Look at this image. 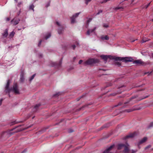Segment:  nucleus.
Wrapping results in <instances>:
<instances>
[{
  "label": "nucleus",
  "mask_w": 153,
  "mask_h": 153,
  "mask_svg": "<svg viewBox=\"0 0 153 153\" xmlns=\"http://www.w3.org/2000/svg\"><path fill=\"white\" fill-rule=\"evenodd\" d=\"M137 109H134V108H131V109H127V110H126V111L127 112H131V111H134V110H136Z\"/></svg>",
  "instance_id": "nucleus-15"
},
{
  "label": "nucleus",
  "mask_w": 153,
  "mask_h": 153,
  "mask_svg": "<svg viewBox=\"0 0 153 153\" xmlns=\"http://www.w3.org/2000/svg\"><path fill=\"white\" fill-rule=\"evenodd\" d=\"M60 94V92H58L55 94H54L53 95L54 97H57Z\"/></svg>",
  "instance_id": "nucleus-26"
},
{
  "label": "nucleus",
  "mask_w": 153,
  "mask_h": 153,
  "mask_svg": "<svg viewBox=\"0 0 153 153\" xmlns=\"http://www.w3.org/2000/svg\"><path fill=\"white\" fill-rule=\"evenodd\" d=\"M34 6L33 4L31 5L29 7V9L32 10L33 11H34Z\"/></svg>",
  "instance_id": "nucleus-20"
},
{
  "label": "nucleus",
  "mask_w": 153,
  "mask_h": 153,
  "mask_svg": "<svg viewBox=\"0 0 153 153\" xmlns=\"http://www.w3.org/2000/svg\"><path fill=\"white\" fill-rule=\"evenodd\" d=\"M40 105L39 104H37L35 106L33 110V111H36L38 107H39L40 106Z\"/></svg>",
  "instance_id": "nucleus-13"
},
{
  "label": "nucleus",
  "mask_w": 153,
  "mask_h": 153,
  "mask_svg": "<svg viewBox=\"0 0 153 153\" xmlns=\"http://www.w3.org/2000/svg\"><path fill=\"white\" fill-rule=\"evenodd\" d=\"M73 131H73V130H71L70 131H69V132H70V133H71V132H73Z\"/></svg>",
  "instance_id": "nucleus-45"
},
{
  "label": "nucleus",
  "mask_w": 153,
  "mask_h": 153,
  "mask_svg": "<svg viewBox=\"0 0 153 153\" xmlns=\"http://www.w3.org/2000/svg\"><path fill=\"white\" fill-rule=\"evenodd\" d=\"M24 152V151L22 152L21 153H23Z\"/></svg>",
  "instance_id": "nucleus-54"
},
{
  "label": "nucleus",
  "mask_w": 153,
  "mask_h": 153,
  "mask_svg": "<svg viewBox=\"0 0 153 153\" xmlns=\"http://www.w3.org/2000/svg\"><path fill=\"white\" fill-rule=\"evenodd\" d=\"M134 41H135L134 40H133V41H132V42H134Z\"/></svg>",
  "instance_id": "nucleus-57"
},
{
  "label": "nucleus",
  "mask_w": 153,
  "mask_h": 153,
  "mask_svg": "<svg viewBox=\"0 0 153 153\" xmlns=\"http://www.w3.org/2000/svg\"><path fill=\"white\" fill-rule=\"evenodd\" d=\"M51 36V34L50 33H48V34L47 35H46L45 37V39H47L48 38H49Z\"/></svg>",
  "instance_id": "nucleus-19"
},
{
  "label": "nucleus",
  "mask_w": 153,
  "mask_h": 153,
  "mask_svg": "<svg viewBox=\"0 0 153 153\" xmlns=\"http://www.w3.org/2000/svg\"><path fill=\"white\" fill-rule=\"evenodd\" d=\"M151 145H149L148 146H146V147L145 148V149L146 150L148 149H149V148H151Z\"/></svg>",
  "instance_id": "nucleus-30"
},
{
  "label": "nucleus",
  "mask_w": 153,
  "mask_h": 153,
  "mask_svg": "<svg viewBox=\"0 0 153 153\" xmlns=\"http://www.w3.org/2000/svg\"><path fill=\"white\" fill-rule=\"evenodd\" d=\"M103 27L105 28H108L109 27L108 25L106 24H103Z\"/></svg>",
  "instance_id": "nucleus-23"
},
{
  "label": "nucleus",
  "mask_w": 153,
  "mask_h": 153,
  "mask_svg": "<svg viewBox=\"0 0 153 153\" xmlns=\"http://www.w3.org/2000/svg\"><path fill=\"white\" fill-rule=\"evenodd\" d=\"M100 38L102 40H108L109 38L107 35H102L101 36Z\"/></svg>",
  "instance_id": "nucleus-10"
},
{
  "label": "nucleus",
  "mask_w": 153,
  "mask_h": 153,
  "mask_svg": "<svg viewBox=\"0 0 153 153\" xmlns=\"http://www.w3.org/2000/svg\"><path fill=\"white\" fill-rule=\"evenodd\" d=\"M10 83V81L8 79L7 80V83L5 87V91L6 92L9 93L12 91L16 94H19V92L17 84H14L13 88H9Z\"/></svg>",
  "instance_id": "nucleus-1"
},
{
  "label": "nucleus",
  "mask_w": 153,
  "mask_h": 153,
  "mask_svg": "<svg viewBox=\"0 0 153 153\" xmlns=\"http://www.w3.org/2000/svg\"><path fill=\"white\" fill-rule=\"evenodd\" d=\"M123 7H119L118 6L114 8V9L117 10L119 9H123Z\"/></svg>",
  "instance_id": "nucleus-21"
},
{
  "label": "nucleus",
  "mask_w": 153,
  "mask_h": 153,
  "mask_svg": "<svg viewBox=\"0 0 153 153\" xmlns=\"http://www.w3.org/2000/svg\"><path fill=\"white\" fill-rule=\"evenodd\" d=\"M152 72H150V73L148 72V73H145V74H148V75H150V74L152 73Z\"/></svg>",
  "instance_id": "nucleus-39"
},
{
  "label": "nucleus",
  "mask_w": 153,
  "mask_h": 153,
  "mask_svg": "<svg viewBox=\"0 0 153 153\" xmlns=\"http://www.w3.org/2000/svg\"><path fill=\"white\" fill-rule=\"evenodd\" d=\"M147 140V138L146 137H144L139 141V144H141L144 143Z\"/></svg>",
  "instance_id": "nucleus-11"
},
{
  "label": "nucleus",
  "mask_w": 153,
  "mask_h": 153,
  "mask_svg": "<svg viewBox=\"0 0 153 153\" xmlns=\"http://www.w3.org/2000/svg\"><path fill=\"white\" fill-rule=\"evenodd\" d=\"M99 62V60L97 59H90L84 62L82 64L84 66L92 65L94 64L98 63Z\"/></svg>",
  "instance_id": "nucleus-2"
},
{
  "label": "nucleus",
  "mask_w": 153,
  "mask_h": 153,
  "mask_svg": "<svg viewBox=\"0 0 153 153\" xmlns=\"http://www.w3.org/2000/svg\"><path fill=\"white\" fill-rule=\"evenodd\" d=\"M75 18H73L72 17L71 18V23L73 24L75 22Z\"/></svg>",
  "instance_id": "nucleus-16"
},
{
  "label": "nucleus",
  "mask_w": 153,
  "mask_h": 153,
  "mask_svg": "<svg viewBox=\"0 0 153 153\" xmlns=\"http://www.w3.org/2000/svg\"><path fill=\"white\" fill-rule=\"evenodd\" d=\"M41 42H42V40H40L38 44V46H39L40 45L41 43Z\"/></svg>",
  "instance_id": "nucleus-37"
},
{
  "label": "nucleus",
  "mask_w": 153,
  "mask_h": 153,
  "mask_svg": "<svg viewBox=\"0 0 153 153\" xmlns=\"http://www.w3.org/2000/svg\"><path fill=\"white\" fill-rule=\"evenodd\" d=\"M115 64L118 65L119 66H120L121 65V63L119 62H116L115 63Z\"/></svg>",
  "instance_id": "nucleus-29"
},
{
  "label": "nucleus",
  "mask_w": 153,
  "mask_h": 153,
  "mask_svg": "<svg viewBox=\"0 0 153 153\" xmlns=\"http://www.w3.org/2000/svg\"><path fill=\"white\" fill-rule=\"evenodd\" d=\"M134 63L136 64L137 65H145V62L142 61L141 60H135L133 62Z\"/></svg>",
  "instance_id": "nucleus-7"
},
{
  "label": "nucleus",
  "mask_w": 153,
  "mask_h": 153,
  "mask_svg": "<svg viewBox=\"0 0 153 153\" xmlns=\"http://www.w3.org/2000/svg\"><path fill=\"white\" fill-rule=\"evenodd\" d=\"M119 57L120 58L119 59V60H116V61L123 60V61L126 62H132L133 60L132 58L131 57Z\"/></svg>",
  "instance_id": "nucleus-5"
},
{
  "label": "nucleus",
  "mask_w": 153,
  "mask_h": 153,
  "mask_svg": "<svg viewBox=\"0 0 153 153\" xmlns=\"http://www.w3.org/2000/svg\"><path fill=\"white\" fill-rule=\"evenodd\" d=\"M106 2V0H103L102 1H101L100 2V3L101 4H102L104 3H105Z\"/></svg>",
  "instance_id": "nucleus-31"
},
{
  "label": "nucleus",
  "mask_w": 153,
  "mask_h": 153,
  "mask_svg": "<svg viewBox=\"0 0 153 153\" xmlns=\"http://www.w3.org/2000/svg\"><path fill=\"white\" fill-rule=\"evenodd\" d=\"M82 97V96H81V97H79L78 98V99H77V101H78L80 100V98H81V97Z\"/></svg>",
  "instance_id": "nucleus-43"
},
{
  "label": "nucleus",
  "mask_w": 153,
  "mask_h": 153,
  "mask_svg": "<svg viewBox=\"0 0 153 153\" xmlns=\"http://www.w3.org/2000/svg\"><path fill=\"white\" fill-rule=\"evenodd\" d=\"M106 2H107L108 1V0H106Z\"/></svg>",
  "instance_id": "nucleus-52"
},
{
  "label": "nucleus",
  "mask_w": 153,
  "mask_h": 153,
  "mask_svg": "<svg viewBox=\"0 0 153 153\" xmlns=\"http://www.w3.org/2000/svg\"><path fill=\"white\" fill-rule=\"evenodd\" d=\"M135 135V134L134 133L131 134H130V135L127 136L126 137V138H128L129 137H132L134 136Z\"/></svg>",
  "instance_id": "nucleus-14"
},
{
  "label": "nucleus",
  "mask_w": 153,
  "mask_h": 153,
  "mask_svg": "<svg viewBox=\"0 0 153 153\" xmlns=\"http://www.w3.org/2000/svg\"><path fill=\"white\" fill-rule=\"evenodd\" d=\"M36 74H34L29 79V81H31L32 79H33L35 76Z\"/></svg>",
  "instance_id": "nucleus-22"
},
{
  "label": "nucleus",
  "mask_w": 153,
  "mask_h": 153,
  "mask_svg": "<svg viewBox=\"0 0 153 153\" xmlns=\"http://www.w3.org/2000/svg\"><path fill=\"white\" fill-rule=\"evenodd\" d=\"M22 3H19L18 4V5H19L21 4Z\"/></svg>",
  "instance_id": "nucleus-50"
},
{
  "label": "nucleus",
  "mask_w": 153,
  "mask_h": 153,
  "mask_svg": "<svg viewBox=\"0 0 153 153\" xmlns=\"http://www.w3.org/2000/svg\"><path fill=\"white\" fill-rule=\"evenodd\" d=\"M18 0H14V1H16V2H17L18 1Z\"/></svg>",
  "instance_id": "nucleus-49"
},
{
  "label": "nucleus",
  "mask_w": 153,
  "mask_h": 153,
  "mask_svg": "<svg viewBox=\"0 0 153 153\" xmlns=\"http://www.w3.org/2000/svg\"><path fill=\"white\" fill-rule=\"evenodd\" d=\"M71 47L73 49H74L76 48V46L74 45H73L71 46Z\"/></svg>",
  "instance_id": "nucleus-32"
},
{
  "label": "nucleus",
  "mask_w": 153,
  "mask_h": 153,
  "mask_svg": "<svg viewBox=\"0 0 153 153\" xmlns=\"http://www.w3.org/2000/svg\"><path fill=\"white\" fill-rule=\"evenodd\" d=\"M122 105V103H121V102H120V103H119L117 105H116L115 106H118V105Z\"/></svg>",
  "instance_id": "nucleus-40"
},
{
  "label": "nucleus",
  "mask_w": 153,
  "mask_h": 153,
  "mask_svg": "<svg viewBox=\"0 0 153 153\" xmlns=\"http://www.w3.org/2000/svg\"><path fill=\"white\" fill-rule=\"evenodd\" d=\"M137 151V150H132L131 153H135Z\"/></svg>",
  "instance_id": "nucleus-34"
},
{
  "label": "nucleus",
  "mask_w": 153,
  "mask_h": 153,
  "mask_svg": "<svg viewBox=\"0 0 153 153\" xmlns=\"http://www.w3.org/2000/svg\"><path fill=\"white\" fill-rule=\"evenodd\" d=\"M20 21V19L19 18L15 17L11 20V22L13 25H16L19 23Z\"/></svg>",
  "instance_id": "nucleus-6"
},
{
  "label": "nucleus",
  "mask_w": 153,
  "mask_h": 153,
  "mask_svg": "<svg viewBox=\"0 0 153 153\" xmlns=\"http://www.w3.org/2000/svg\"><path fill=\"white\" fill-rule=\"evenodd\" d=\"M152 35H153V33H152Z\"/></svg>",
  "instance_id": "nucleus-61"
},
{
  "label": "nucleus",
  "mask_w": 153,
  "mask_h": 153,
  "mask_svg": "<svg viewBox=\"0 0 153 153\" xmlns=\"http://www.w3.org/2000/svg\"><path fill=\"white\" fill-rule=\"evenodd\" d=\"M8 35V30L6 29L5 30L4 33L2 34L3 36L6 37Z\"/></svg>",
  "instance_id": "nucleus-12"
},
{
  "label": "nucleus",
  "mask_w": 153,
  "mask_h": 153,
  "mask_svg": "<svg viewBox=\"0 0 153 153\" xmlns=\"http://www.w3.org/2000/svg\"><path fill=\"white\" fill-rule=\"evenodd\" d=\"M114 146V145H112L110 146L103 152V153H111V152H110Z\"/></svg>",
  "instance_id": "nucleus-8"
},
{
  "label": "nucleus",
  "mask_w": 153,
  "mask_h": 153,
  "mask_svg": "<svg viewBox=\"0 0 153 153\" xmlns=\"http://www.w3.org/2000/svg\"><path fill=\"white\" fill-rule=\"evenodd\" d=\"M110 0H108V1H110Z\"/></svg>",
  "instance_id": "nucleus-60"
},
{
  "label": "nucleus",
  "mask_w": 153,
  "mask_h": 153,
  "mask_svg": "<svg viewBox=\"0 0 153 153\" xmlns=\"http://www.w3.org/2000/svg\"><path fill=\"white\" fill-rule=\"evenodd\" d=\"M118 149L119 150L124 149L122 153H129V145L127 144L126 145L123 144H119L118 145Z\"/></svg>",
  "instance_id": "nucleus-3"
},
{
  "label": "nucleus",
  "mask_w": 153,
  "mask_h": 153,
  "mask_svg": "<svg viewBox=\"0 0 153 153\" xmlns=\"http://www.w3.org/2000/svg\"><path fill=\"white\" fill-rule=\"evenodd\" d=\"M134 0H132V2H133L134 1Z\"/></svg>",
  "instance_id": "nucleus-55"
},
{
  "label": "nucleus",
  "mask_w": 153,
  "mask_h": 153,
  "mask_svg": "<svg viewBox=\"0 0 153 153\" xmlns=\"http://www.w3.org/2000/svg\"><path fill=\"white\" fill-rule=\"evenodd\" d=\"M56 65V63H54V65Z\"/></svg>",
  "instance_id": "nucleus-51"
},
{
  "label": "nucleus",
  "mask_w": 153,
  "mask_h": 153,
  "mask_svg": "<svg viewBox=\"0 0 153 153\" xmlns=\"http://www.w3.org/2000/svg\"><path fill=\"white\" fill-rule=\"evenodd\" d=\"M79 13H76L72 17H73V18H76V17H77L78 16Z\"/></svg>",
  "instance_id": "nucleus-18"
},
{
  "label": "nucleus",
  "mask_w": 153,
  "mask_h": 153,
  "mask_svg": "<svg viewBox=\"0 0 153 153\" xmlns=\"http://www.w3.org/2000/svg\"><path fill=\"white\" fill-rule=\"evenodd\" d=\"M19 13H19V14H18V15H19Z\"/></svg>",
  "instance_id": "nucleus-56"
},
{
  "label": "nucleus",
  "mask_w": 153,
  "mask_h": 153,
  "mask_svg": "<svg viewBox=\"0 0 153 153\" xmlns=\"http://www.w3.org/2000/svg\"><path fill=\"white\" fill-rule=\"evenodd\" d=\"M42 54H41L39 56V57H42Z\"/></svg>",
  "instance_id": "nucleus-47"
},
{
  "label": "nucleus",
  "mask_w": 153,
  "mask_h": 153,
  "mask_svg": "<svg viewBox=\"0 0 153 153\" xmlns=\"http://www.w3.org/2000/svg\"><path fill=\"white\" fill-rule=\"evenodd\" d=\"M148 41V40L146 39V38H143L142 41V42L144 43L147 41Z\"/></svg>",
  "instance_id": "nucleus-24"
},
{
  "label": "nucleus",
  "mask_w": 153,
  "mask_h": 153,
  "mask_svg": "<svg viewBox=\"0 0 153 153\" xmlns=\"http://www.w3.org/2000/svg\"><path fill=\"white\" fill-rule=\"evenodd\" d=\"M153 126V123H151L150 125L149 126V127L150 128L152 126Z\"/></svg>",
  "instance_id": "nucleus-38"
},
{
  "label": "nucleus",
  "mask_w": 153,
  "mask_h": 153,
  "mask_svg": "<svg viewBox=\"0 0 153 153\" xmlns=\"http://www.w3.org/2000/svg\"><path fill=\"white\" fill-rule=\"evenodd\" d=\"M96 29V27H94V29H89L88 30L87 32V35H89L92 33Z\"/></svg>",
  "instance_id": "nucleus-9"
},
{
  "label": "nucleus",
  "mask_w": 153,
  "mask_h": 153,
  "mask_svg": "<svg viewBox=\"0 0 153 153\" xmlns=\"http://www.w3.org/2000/svg\"><path fill=\"white\" fill-rule=\"evenodd\" d=\"M15 34V33L13 31L10 33L9 36L11 38H12Z\"/></svg>",
  "instance_id": "nucleus-17"
},
{
  "label": "nucleus",
  "mask_w": 153,
  "mask_h": 153,
  "mask_svg": "<svg viewBox=\"0 0 153 153\" xmlns=\"http://www.w3.org/2000/svg\"><path fill=\"white\" fill-rule=\"evenodd\" d=\"M152 22H153V19H152Z\"/></svg>",
  "instance_id": "nucleus-58"
},
{
  "label": "nucleus",
  "mask_w": 153,
  "mask_h": 153,
  "mask_svg": "<svg viewBox=\"0 0 153 153\" xmlns=\"http://www.w3.org/2000/svg\"><path fill=\"white\" fill-rule=\"evenodd\" d=\"M91 19L90 20V21H89V22L90 21H91Z\"/></svg>",
  "instance_id": "nucleus-59"
},
{
  "label": "nucleus",
  "mask_w": 153,
  "mask_h": 153,
  "mask_svg": "<svg viewBox=\"0 0 153 153\" xmlns=\"http://www.w3.org/2000/svg\"><path fill=\"white\" fill-rule=\"evenodd\" d=\"M58 33L59 34H61L62 33V30H61L60 29H58Z\"/></svg>",
  "instance_id": "nucleus-27"
},
{
  "label": "nucleus",
  "mask_w": 153,
  "mask_h": 153,
  "mask_svg": "<svg viewBox=\"0 0 153 153\" xmlns=\"http://www.w3.org/2000/svg\"><path fill=\"white\" fill-rule=\"evenodd\" d=\"M102 10H100L99 11V12L97 13L96 15H98L100 14V13H102Z\"/></svg>",
  "instance_id": "nucleus-33"
},
{
  "label": "nucleus",
  "mask_w": 153,
  "mask_h": 153,
  "mask_svg": "<svg viewBox=\"0 0 153 153\" xmlns=\"http://www.w3.org/2000/svg\"><path fill=\"white\" fill-rule=\"evenodd\" d=\"M83 61L82 60H80L79 62V64H80L82 63V62Z\"/></svg>",
  "instance_id": "nucleus-36"
},
{
  "label": "nucleus",
  "mask_w": 153,
  "mask_h": 153,
  "mask_svg": "<svg viewBox=\"0 0 153 153\" xmlns=\"http://www.w3.org/2000/svg\"><path fill=\"white\" fill-rule=\"evenodd\" d=\"M150 3H149L146 6V8H147L148 7V6L150 5Z\"/></svg>",
  "instance_id": "nucleus-41"
},
{
  "label": "nucleus",
  "mask_w": 153,
  "mask_h": 153,
  "mask_svg": "<svg viewBox=\"0 0 153 153\" xmlns=\"http://www.w3.org/2000/svg\"><path fill=\"white\" fill-rule=\"evenodd\" d=\"M91 0H85V3L87 5L89 2L91 1Z\"/></svg>",
  "instance_id": "nucleus-28"
},
{
  "label": "nucleus",
  "mask_w": 153,
  "mask_h": 153,
  "mask_svg": "<svg viewBox=\"0 0 153 153\" xmlns=\"http://www.w3.org/2000/svg\"><path fill=\"white\" fill-rule=\"evenodd\" d=\"M10 20V19L9 18H7L6 19V20L7 21H9Z\"/></svg>",
  "instance_id": "nucleus-44"
},
{
  "label": "nucleus",
  "mask_w": 153,
  "mask_h": 153,
  "mask_svg": "<svg viewBox=\"0 0 153 153\" xmlns=\"http://www.w3.org/2000/svg\"><path fill=\"white\" fill-rule=\"evenodd\" d=\"M3 101V99H1L0 100V106L1 105L2 103V101Z\"/></svg>",
  "instance_id": "nucleus-35"
},
{
  "label": "nucleus",
  "mask_w": 153,
  "mask_h": 153,
  "mask_svg": "<svg viewBox=\"0 0 153 153\" xmlns=\"http://www.w3.org/2000/svg\"><path fill=\"white\" fill-rule=\"evenodd\" d=\"M100 57L106 62L107 61L108 58L114 60L115 61L116 60H119V59L120 58L119 57H116V56L111 55H101Z\"/></svg>",
  "instance_id": "nucleus-4"
},
{
  "label": "nucleus",
  "mask_w": 153,
  "mask_h": 153,
  "mask_svg": "<svg viewBox=\"0 0 153 153\" xmlns=\"http://www.w3.org/2000/svg\"><path fill=\"white\" fill-rule=\"evenodd\" d=\"M62 60L61 59L59 62V63L58 64V67H60L61 66V64H62Z\"/></svg>",
  "instance_id": "nucleus-25"
},
{
  "label": "nucleus",
  "mask_w": 153,
  "mask_h": 153,
  "mask_svg": "<svg viewBox=\"0 0 153 153\" xmlns=\"http://www.w3.org/2000/svg\"><path fill=\"white\" fill-rule=\"evenodd\" d=\"M20 79L21 80H22V81L23 80V78H22V77H21V78Z\"/></svg>",
  "instance_id": "nucleus-48"
},
{
  "label": "nucleus",
  "mask_w": 153,
  "mask_h": 153,
  "mask_svg": "<svg viewBox=\"0 0 153 153\" xmlns=\"http://www.w3.org/2000/svg\"><path fill=\"white\" fill-rule=\"evenodd\" d=\"M76 59V57H74L73 58V59H74V60Z\"/></svg>",
  "instance_id": "nucleus-46"
},
{
  "label": "nucleus",
  "mask_w": 153,
  "mask_h": 153,
  "mask_svg": "<svg viewBox=\"0 0 153 153\" xmlns=\"http://www.w3.org/2000/svg\"><path fill=\"white\" fill-rule=\"evenodd\" d=\"M147 97H145L144 98H146Z\"/></svg>",
  "instance_id": "nucleus-53"
},
{
  "label": "nucleus",
  "mask_w": 153,
  "mask_h": 153,
  "mask_svg": "<svg viewBox=\"0 0 153 153\" xmlns=\"http://www.w3.org/2000/svg\"><path fill=\"white\" fill-rule=\"evenodd\" d=\"M56 23L58 26H60V25L58 22H56Z\"/></svg>",
  "instance_id": "nucleus-42"
}]
</instances>
